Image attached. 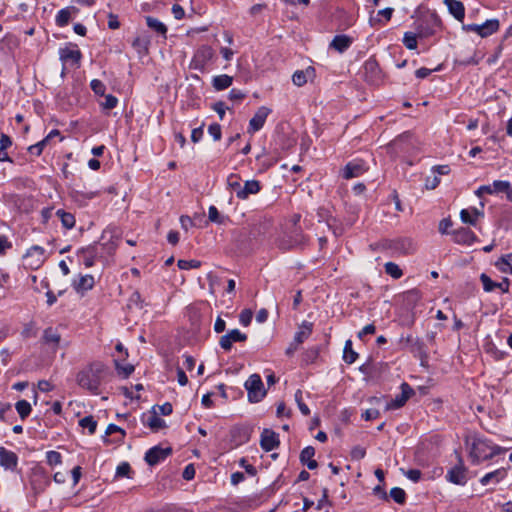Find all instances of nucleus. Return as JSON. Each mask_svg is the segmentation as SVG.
<instances>
[{
  "label": "nucleus",
  "instance_id": "nucleus-1",
  "mask_svg": "<svg viewBox=\"0 0 512 512\" xmlns=\"http://www.w3.org/2000/svg\"><path fill=\"white\" fill-rule=\"evenodd\" d=\"M108 372V367L101 361H93L76 374V383L93 395L101 393V385Z\"/></svg>",
  "mask_w": 512,
  "mask_h": 512
},
{
  "label": "nucleus",
  "instance_id": "nucleus-2",
  "mask_svg": "<svg viewBox=\"0 0 512 512\" xmlns=\"http://www.w3.org/2000/svg\"><path fill=\"white\" fill-rule=\"evenodd\" d=\"M465 443L473 464H479L506 451L505 448L495 445L492 441L479 435L467 437Z\"/></svg>",
  "mask_w": 512,
  "mask_h": 512
},
{
  "label": "nucleus",
  "instance_id": "nucleus-3",
  "mask_svg": "<svg viewBox=\"0 0 512 512\" xmlns=\"http://www.w3.org/2000/svg\"><path fill=\"white\" fill-rule=\"evenodd\" d=\"M244 386L248 393V400L251 403H257L261 401L266 394L262 379L258 374H252L246 380Z\"/></svg>",
  "mask_w": 512,
  "mask_h": 512
},
{
  "label": "nucleus",
  "instance_id": "nucleus-4",
  "mask_svg": "<svg viewBox=\"0 0 512 512\" xmlns=\"http://www.w3.org/2000/svg\"><path fill=\"white\" fill-rule=\"evenodd\" d=\"M214 50L208 45L200 46L193 55L190 68L203 72L206 65L212 60Z\"/></svg>",
  "mask_w": 512,
  "mask_h": 512
},
{
  "label": "nucleus",
  "instance_id": "nucleus-5",
  "mask_svg": "<svg viewBox=\"0 0 512 512\" xmlns=\"http://www.w3.org/2000/svg\"><path fill=\"white\" fill-rule=\"evenodd\" d=\"M466 31L475 32L481 37H488L499 29V21L497 19L486 20L482 24H467L464 26Z\"/></svg>",
  "mask_w": 512,
  "mask_h": 512
},
{
  "label": "nucleus",
  "instance_id": "nucleus-6",
  "mask_svg": "<svg viewBox=\"0 0 512 512\" xmlns=\"http://www.w3.org/2000/svg\"><path fill=\"white\" fill-rule=\"evenodd\" d=\"M368 170L366 162L362 159H354L349 161L342 169V177L344 179H352L363 175Z\"/></svg>",
  "mask_w": 512,
  "mask_h": 512
},
{
  "label": "nucleus",
  "instance_id": "nucleus-7",
  "mask_svg": "<svg viewBox=\"0 0 512 512\" xmlns=\"http://www.w3.org/2000/svg\"><path fill=\"white\" fill-rule=\"evenodd\" d=\"M445 478L455 485L464 486L467 483V468L461 458H459L457 465L448 470Z\"/></svg>",
  "mask_w": 512,
  "mask_h": 512
},
{
  "label": "nucleus",
  "instance_id": "nucleus-8",
  "mask_svg": "<svg viewBox=\"0 0 512 512\" xmlns=\"http://www.w3.org/2000/svg\"><path fill=\"white\" fill-rule=\"evenodd\" d=\"M271 110L265 106L258 108L254 116L250 119L247 132L254 134L259 131L265 124L268 115Z\"/></svg>",
  "mask_w": 512,
  "mask_h": 512
},
{
  "label": "nucleus",
  "instance_id": "nucleus-9",
  "mask_svg": "<svg viewBox=\"0 0 512 512\" xmlns=\"http://www.w3.org/2000/svg\"><path fill=\"white\" fill-rule=\"evenodd\" d=\"M414 394V390L408 383L401 384V393L396 395L394 399H392L386 405L387 410L399 409L405 405L407 400Z\"/></svg>",
  "mask_w": 512,
  "mask_h": 512
},
{
  "label": "nucleus",
  "instance_id": "nucleus-10",
  "mask_svg": "<svg viewBox=\"0 0 512 512\" xmlns=\"http://www.w3.org/2000/svg\"><path fill=\"white\" fill-rule=\"evenodd\" d=\"M247 340V335L242 333L238 329L230 330L227 334L221 336L219 345L225 350L229 351L232 348L234 342H245Z\"/></svg>",
  "mask_w": 512,
  "mask_h": 512
},
{
  "label": "nucleus",
  "instance_id": "nucleus-11",
  "mask_svg": "<svg viewBox=\"0 0 512 512\" xmlns=\"http://www.w3.org/2000/svg\"><path fill=\"white\" fill-rule=\"evenodd\" d=\"M509 181L495 180L492 184L482 185L476 191L475 194L478 197H482L484 194H499L505 193L509 189Z\"/></svg>",
  "mask_w": 512,
  "mask_h": 512
},
{
  "label": "nucleus",
  "instance_id": "nucleus-12",
  "mask_svg": "<svg viewBox=\"0 0 512 512\" xmlns=\"http://www.w3.org/2000/svg\"><path fill=\"white\" fill-rule=\"evenodd\" d=\"M171 448H162L160 446H154L145 453V461L150 466H155L161 461L165 460L171 453Z\"/></svg>",
  "mask_w": 512,
  "mask_h": 512
},
{
  "label": "nucleus",
  "instance_id": "nucleus-13",
  "mask_svg": "<svg viewBox=\"0 0 512 512\" xmlns=\"http://www.w3.org/2000/svg\"><path fill=\"white\" fill-rule=\"evenodd\" d=\"M279 444V435L276 432L267 428L262 431L260 446L264 451L270 452L278 448Z\"/></svg>",
  "mask_w": 512,
  "mask_h": 512
},
{
  "label": "nucleus",
  "instance_id": "nucleus-14",
  "mask_svg": "<svg viewBox=\"0 0 512 512\" xmlns=\"http://www.w3.org/2000/svg\"><path fill=\"white\" fill-rule=\"evenodd\" d=\"M480 281L485 292H492L496 288L500 289L503 293L509 291L510 283L507 278L503 279L501 282H495L487 274L482 273L480 275Z\"/></svg>",
  "mask_w": 512,
  "mask_h": 512
},
{
  "label": "nucleus",
  "instance_id": "nucleus-15",
  "mask_svg": "<svg viewBox=\"0 0 512 512\" xmlns=\"http://www.w3.org/2000/svg\"><path fill=\"white\" fill-rule=\"evenodd\" d=\"M0 466L5 470L15 471L18 466V456L15 452L0 447Z\"/></svg>",
  "mask_w": 512,
  "mask_h": 512
},
{
  "label": "nucleus",
  "instance_id": "nucleus-16",
  "mask_svg": "<svg viewBox=\"0 0 512 512\" xmlns=\"http://www.w3.org/2000/svg\"><path fill=\"white\" fill-rule=\"evenodd\" d=\"M59 56L63 63L78 66L82 55L77 48L64 47L59 50Z\"/></svg>",
  "mask_w": 512,
  "mask_h": 512
},
{
  "label": "nucleus",
  "instance_id": "nucleus-17",
  "mask_svg": "<svg viewBox=\"0 0 512 512\" xmlns=\"http://www.w3.org/2000/svg\"><path fill=\"white\" fill-rule=\"evenodd\" d=\"M453 240L457 244L471 246L477 241V236L469 228L461 227L453 232Z\"/></svg>",
  "mask_w": 512,
  "mask_h": 512
},
{
  "label": "nucleus",
  "instance_id": "nucleus-18",
  "mask_svg": "<svg viewBox=\"0 0 512 512\" xmlns=\"http://www.w3.org/2000/svg\"><path fill=\"white\" fill-rule=\"evenodd\" d=\"M261 190V184L258 180H247L244 186L237 191V198L241 200L247 199L250 195H255Z\"/></svg>",
  "mask_w": 512,
  "mask_h": 512
},
{
  "label": "nucleus",
  "instance_id": "nucleus-19",
  "mask_svg": "<svg viewBox=\"0 0 512 512\" xmlns=\"http://www.w3.org/2000/svg\"><path fill=\"white\" fill-rule=\"evenodd\" d=\"M484 213L477 208L462 209L460 211V219L463 223L476 226L479 218H482Z\"/></svg>",
  "mask_w": 512,
  "mask_h": 512
},
{
  "label": "nucleus",
  "instance_id": "nucleus-20",
  "mask_svg": "<svg viewBox=\"0 0 512 512\" xmlns=\"http://www.w3.org/2000/svg\"><path fill=\"white\" fill-rule=\"evenodd\" d=\"M443 3L448 8V11L458 21H462L465 16V7L459 0H443Z\"/></svg>",
  "mask_w": 512,
  "mask_h": 512
},
{
  "label": "nucleus",
  "instance_id": "nucleus-21",
  "mask_svg": "<svg viewBox=\"0 0 512 512\" xmlns=\"http://www.w3.org/2000/svg\"><path fill=\"white\" fill-rule=\"evenodd\" d=\"M315 455V449L312 446L305 447L300 453V461L303 465H306L308 469L314 470L317 468L318 463L313 459Z\"/></svg>",
  "mask_w": 512,
  "mask_h": 512
},
{
  "label": "nucleus",
  "instance_id": "nucleus-22",
  "mask_svg": "<svg viewBox=\"0 0 512 512\" xmlns=\"http://www.w3.org/2000/svg\"><path fill=\"white\" fill-rule=\"evenodd\" d=\"M313 330V324L308 321H303L302 324L299 327V330L294 335V343L296 345H300L303 343L306 339L309 338Z\"/></svg>",
  "mask_w": 512,
  "mask_h": 512
},
{
  "label": "nucleus",
  "instance_id": "nucleus-23",
  "mask_svg": "<svg viewBox=\"0 0 512 512\" xmlns=\"http://www.w3.org/2000/svg\"><path fill=\"white\" fill-rule=\"evenodd\" d=\"M352 44V38L347 35H336L332 42L330 43V47L335 49L336 51L343 53L346 51Z\"/></svg>",
  "mask_w": 512,
  "mask_h": 512
},
{
  "label": "nucleus",
  "instance_id": "nucleus-24",
  "mask_svg": "<svg viewBox=\"0 0 512 512\" xmlns=\"http://www.w3.org/2000/svg\"><path fill=\"white\" fill-rule=\"evenodd\" d=\"M507 475V472L504 468L496 469L492 472H489L485 474L481 479L480 483L483 486L488 485L489 483L493 482L495 484L499 483L501 480H503Z\"/></svg>",
  "mask_w": 512,
  "mask_h": 512
},
{
  "label": "nucleus",
  "instance_id": "nucleus-25",
  "mask_svg": "<svg viewBox=\"0 0 512 512\" xmlns=\"http://www.w3.org/2000/svg\"><path fill=\"white\" fill-rule=\"evenodd\" d=\"M95 281L92 275H82L78 281H74L73 287L77 292L84 293L94 287Z\"/></svg>",
  "mask_w": 512,
  "mask_h": 512
},
{
  "label": "nucleus",
  "instance_id": "nucleus-26",
  "mask_svg": "<svg viewBox=\"0 0 512 512\" xmlns=\"http://www.w3.org/2000/svg\"><path fill=\"white\" fill-rule=\"evenodd\" d=\"M42 339L45 344L51 345L55 349L60 343L61 336L57 330L52 327H48L44 330Z\"/></svg>",
  "mask_w": 512,
  "mask_h": 512
},
{
  "label": "nucleus",
  "instance_id": "nucleus-27",
  "mask_svg": "<svg viewBox=\"0 0 512 512\" xmlns=\"http://www.w3.org/2000/svg\"><path fill=\"white\" fill-rule=\"evenodd\" d=\"M399 345L402 349L410 348L411 351H415L421 349L422 343L419 338H415L411 334H408L400 337Z\"/></svg>",
  "mask_w": 512,
  "mask_h": 512
},
{
  "label": "nucleus",
  "instance_id": "nucleus-28",
  "mask_svg": "<svg viewBox=\"0 0 512 512\" xmlns=\"http://www.w3.org/2000/svg\"><path fill=\"white\" fill-rule=\"evenodd\" d=\"M75 11H76L75 7H66V8L59 10L56 15V18H55V22H56L57 26H59V27L66 26L72 17V13Z\"/></svg>",
  "mask_w": 512,
  "mask_h": 512
},
{
  "label": "nucleus",
  "instance_id": "nucleus-29",
  "mask_svg": "<svg viewBox=\"0 0 512 512\" xmlns=\"http://www.w3.org/2000/svg\"><path fill=\"white\" fill-rule=\"evenodd\" d=\"M233 78L227 74L215 76L212 80V86L215 90L221 91L232 85Z\"/></svg>",
  "mask_w": 512,
  "mask_h": 512
},
{
  "label": "nucleus",
  "instance_id": "nucleus-30",
  "mask_svg": "<svg viewBox=\"0 0 512 512\" xmlns=\"http://www.w3.org/2000/svg\"><path fill=\"white\" fill-rule=\"evenodd\" d=\"M146 24L147 26L154 30L155 32L159 33L160 35L162 36H166V33H167V27L164 23H162L160 20H158L157 18H154L152 16H147L146 17Z\"/></svg>",
  "mask_w": 512,
  "mask_h": 512
},
{
  "label": "nucleus",
  "instance_id": "nucleus-31",
  "mask_svg": "<svg viewBox=\"0 0 512 512\" xmlns=\"http://www.w3.org/2000/svg\"><path fill=\"white\" fill-rule=\"evenodd\" d=\"M56 215L59 217L64 228L72 229L75 226L76 221L73 214L66 212L63 209H58L56 211Z\"/></svg>",
  "mask_w": 512,
  "mask_h": 512
},
{
  "label": "nucleus",
  "instance_id": "nucleus-32",
  "mask_svg": "<svg viewBox=\"0 0 512 512\" xmlns=\"http://www.w3.org/2000/svg\"><path fill=\"white\" fill-rule=\"evenodd\" d=\"M312 73H313V69H311V68H308L306 71L298 70V71L294 72V74L292 76V81L296 86L301 87L307 83L308 77Z\"/></svg>",
  "mask_w": 512,
  "mask_h": 512
},
{
  "label": "nucleus",
  "instance_id": "nucleus-33",
  "mask_svg": "<svg viewBox=\"0 0 512 512\" xmlns=\"http://www.w3.org/2000/svg\"><path fill=\"white\" fill-rule=\"evenodd\" d=\"M357 358H358V353L353 350L352 341L347 340L344 345L343 360L347 364H353L357 360Z\"/></svg>",
  "mask_w": 512,
  "mask_h": 512
},
{
  "label": "nucleus",
  "instance_id": "nucleus-34",
  "mask_svg": "<svg viewBox=\"0 0 512 512\" xmlns=\"http://www.w3.org/2000/svg\"><path fill=\"white\" fill-rule=\"evenodd\" d=\"M36 257V266L42 264L45 260V249L41 246H32L26 253L27 258Z\"/></svg>",
  "mask_w": 512,
  "mask_h": 512
},
{
  "label": "nucleus",
  "instance_id": "nucleus-35",
  "mask_svg": "<svg viewBox=\"0 0 512 512\" xmlns=\"http://www.w3.org/2000/svg\"><path fill=\"white\" fill-rule=\"evenodd\" d=\"M496 267L502 272L512 274V253L503 255L497 262Z\"/></svg>",
  "mask_w": 512,
  "mask_h": 512
},
{
  "label": "nucleus",
  "instance_id": "nucleus-36",
  "mask_svg": "<svg viewBox=\"0 0 512 512\" xmlns=\"http://www.w3.org/2000/svg\"><path fill=\"white\" fill-rule=\"evenodd\" d=\"M15 408L22 420H25L31 413V405L26 400H19L15 404Z\"/></svg>",
  "mask_w": 512,
  "mask_h": 512
},
{
  "label": "nucleus",
  "instance_id": "nucleus-37",
  "mask_svg": "<svg viewBox=\"0 0 512 512\" xmlns=\"http://www.w3.org/2000/svg\"><path fill=\"white\" fill-rule=\"evenodd\" d=\"M79 425L88 429L90 435L94 434L97 428V421L93 418V416H85L79 420Z\"/></svg>",
  "mask_w": 512,
  "mask_h": 512
},
{
  "label": "nucleus",
  "instance_id": "nucleus-38",
  "mask_svg": "<svg viewBox=\"0 0 512 512\" xmlns=\"http://www.w3.org/2000/svg\"><path fill=\"white\" fill-rule=\"evenodd\" d=\"M147 425L153 430L158 431L164 427H166L165 421L160 418L156 412H154L148 419Z\"/></svg>",
  "mask_w": 512,
  "mask_h": 512
},
{
  "label": "nucleus",
  "instance_id": "nucleus-39",
  "mask_svg": "<svg viewBox=\"0 0 512 512\" xmlns=\"http://www.w3.org/2000/svg\"><path fill=\"white\" fill-rule=\"evenodd\" d=\"M384 268H385V272L394 279H399L403 275V272H402L401 268L399 267V265L394 262H387L384 265Z\"/></svg>",
  "mask_w": 512,
  "mask_h": 512
},
{
  "label": "nucleus",
  "instance_id": "nucleus-40",
  "mask_svg": "<svg viewBox=\"0 0 512 512\" xmlns=\"http://www.w3.org/2000/svg\"><path fill=\"white\" fill-rule=\"evenodd\" d=\"M120 361V359H114L115 368L119 375L127 378L134 372V366L131 364L121 365Z\"/></svg>",
  "mask_w": 512,
  "mask_h": 512
},
{
  "label": "nucleus",
  "instance_id": "nucleus-41",
  "mask_svg": "<svg viewBox=\"0 0 512 512\" xmlns=\"http://www.w3.org/2000/svg\"><path fill=\"white\" fill-rule=\"evenodd\" d=\"M403 44L409 50L417 48V35L413 32H405L403 36Z\"/></svg>",
  "mask_w": 512,
  "mask_h": 512
},
{
  "label": "nucleus",
  "instance_id": "nucleus-42",
  "mask_svg": "<svg viewBox=\"0 0 512 512\" xmlns=\"http://www.w3.org/2000/svg\"><path fill=\"white\" fill-rule=\"evenodd\" d=\"M208 218L211 222L217 224H223L226 219L219 213L218 209L213 205H211L208 209Z\"/></svg>",
  "mask_w": 512,
  "mask_h": 512
},
{
  "label": "nucleus",
  "instance_id": "nucleus-43",
  "mask_svg": "<svg viewBox=\"0 0 512 512\" xmlns=\"http://www.w3.org/2000/svg\"><path fill=\"white\" fill-rule=\"evenodd\" d=\"M46 461L50 466L60 465L62 463V455L54 450L46 452Z\"/></svg>",
  "mask_w": 512,
  "mask_h": 512
},
{
  "label": "nucleus",
  "instance_id": "nucleus-44",
  "mask_svg": "<svg viewBox=\"0 0 512 512\" xmlns=\"http://www.w3.org/2000/svg\"><path fill=\"white\" fill-rule=\"evenodd\" d=\"M179 269L181 270H190V269H197L201 266V262L196 259L192 260H178L177 263Z\"/></svg>",
  "mask_w": 512,
  "mask_h": 512
},
{
  "label": "nucleus",
  "instance_id": "nucleus-45",
  "mask_svg": "<svg viewBox=\"0 0 512 512\" xmlns=\"http://www.w3.org/2000/svg\"><path fill=\"white\" fill-rule=\"evenodd\" d=\"M391 498L398 504H403L406 500V493L402 488L394 487L390 490Z\"/></svg>",
  "mask_w": 512,
  "mask_h": 512
},
{
  "label": "nucleus",
  "instance_id": "nucleus-46",
  "mask_svg": "<svg viewBox=\"0 0 512 512\" xmlns=\"http://www.w3.org/2000/svg\"><path fill=\"white\" fill-rule=\"evenodd\" d=\"M295 401L298 405V408L299 410L301 411V413L305 416H308L310 414V409L309 407L303 402V399H302V396H303V393L301 390H297L295 392Z\"/></svg>",
  "mask_w": 512,
  "mask_h": 512
},
{
  "label": "nucleus",
  "instance_id": "nucleus-47",
  "mask_svg": "<svg viewBox=\"0 0 512 512\" xmlns=\"http://www.w3.org/2000/svg\"><path fill=\"white\" fill-rule=\"evenodd\" d=\"M90 87L96 95H99V96L105 95L106 86L102 81H100L98 79H93L90 83Z\"/></svg>",
  "mask_w": 512,
  "mask_h": 512
},
{
  "label": "nucleus",
  "instance_id": "nucleus-48",
  "mask_svg": "<svg viewBox=\"0 0 512 512\" xmlns=\"http://www.w3.org/2000/svg\"><path fill=\"white\" fill-rule=\"evenodd\" d=\"M47 143H48V138H44L41 141H39L38 143L31 145L28 148V151L35 156H40L44 147L47 145Z\"/></svg>",
  "mask_w": 512,
  "mask_h": 512
},
{
  "label": "nucleus",
  "instance_id": "nucleus-49",
  "mask_svg": "<svg viewBox=\"0 0 512 512\" xmlns=\"http://www.w3.org/2000/svg\"><path fill=\"white\" fill-rule=\"evenodd\" d=\"M131 473V466L127 462H122L117 466L116 469V476L117 477H130Z\"/></svg>",
  "mask_w": 512,
  "mask_h": 512
},
{
  "label": "nucleus",
  "instance_id": "nucleus-50",
  "mask_svg": "<svg viewBox=\"0 0 512 512\" xmlns=\"http://www.w3.org/2000/svg\"><path fill=\"white\" fill-rule=\"evenodd\" d=\"M239 180L240 178L236 174H231L227 179L228 186L235 192L236 195L237 191H239L242 186Z\"/></svg>",
  "mask_w": 512,
  "mask_h": 512
},
{
  "label": "nucleus",
  "instance_id": "nucleus-51",
  "mask_svg": "<svg viewBox=\"0 0 512 512\" xmlns=\"http://www.w3.org/2000/svg\"><path fill=\"white\" fill-rule=\"evenodd\" d=\"M252 317H253L252 311L250 309H244L241 311V313L239 315V322L245 327L249 326L252 321Z\"/></svg>",
  "mask_w": 512,
  "mask_h": 512
},
{
  "label": "nucleus",
  "instance_id": "nucleus-52",
  "mask_svg": "<svg viewBox=\"0 0 512 512\" xmlns=\"http://www.w3.org/2000/svg\"><path fill=\"white\" fill-rule=\"evenodd\" d=\"M208 133L213 137L215 141H218L221 139L222 131L221 126L218 123H213L209 125L208 127Z\"/></svg>",
  "mask_w": 512,
  "mask_h": 512
},
{
  "label": "nucleus",
  "instance_id": "nucleus-53",
  "mask_svg": "<svg viewBox=\"0 0 512 512\" xmlns=\"http://www.w3.org/2000/svg\"><path fill=\"white\" fill-rule=\"evenodd\" d=\"M105 96V101L102 103V106L104 109H113L117 106L118 104V99L111 95V94H108V95H104Z\"/></svg>",
  "mask_w": 512,
  "mask_h": 512
},
{
  "label": "nucleus",
  "instance_id": "nucleus-54",
  "mask_svg": "<svg viewBox=\"0 0 512 512\" xmlns=\"http://www.w3.org/2000/svg\"><path fill=\"white\" fill-rule=\"evenodd\" d=\"M212 109L219 115L220 120L224 119L225 112H226V105L222 101H218L213 104Z\"/></svg>",
  "mask_w": 512,
  "mask_h": 512
},
{
  "label": "nucleus",
  "instance_id": "nucleus-55",
  "mask_svg": "<svg viewBox=\"0 0 512 512\" xmlns=\"http://www.w3.org/2000/svg\"><path fill=\"white\" fill-rule=\"evenodd\" d=\"M365 455H366V450L361 446H355L351 450V457L355 460H361L365 457Z\"/></svg>",
  "mask_w": 512,
  "mask_h": 512
},
{
  "label": "nucleus",
  "instance_id": "nucleus-56",
  "mask_svg": "<svg viewBox=\"0 0 512 512\" xmlns=\"http://www.w3.org/2000/svg\"><path fill=\"white\" fill-rule=\"evenodd\" d=\"M405 476L416 483L421 479V471L418 469H409L405 472Z\"/></svg>",
  "mask_w": 512,
  "mask_h": 512
},
{
  "label": "nucleus",
  "instance_id": "nucleus-57",
  "mask_svg": "<svg viewBox=\"0 0 512 512\" xmlns=\"http://www.w3.org/2000/svg\"><path fill=\"white\" fill-rule=\"evenodd\" d=\"M440 183V179L437 175H434L433 177H427L425 180V187L426 189L432 190L435 189Z\"/></svg>",
  "mask_w": 512,
  "mask_h": 512
},
{
  "label": "nucleus",
  "instance_id": "nucleus-58",
  "mask_svg": "<svg viewBox=\"0 0 512 512\" xmlns=\"http://www.w3.org/2000/svg\"><path fill=\"white\" fill-rule=\"evenodd\" d=\"M380 415V412L377 409H367L363 414L362 418L366 421L374 420L378 418Z\"/></svg>",
  "mask_w": 512,
  "mask_h": 512
},
{
  "label": "nucleus",
  "instance_id": "nucleus-59",
  "mask_svg": "<svg viewBox=\"0 0 512 512\" xmlns=\"http://www.w3.org/2000/svg\"><path fill=\"white\" fill-rule=\"evenodd\" d=\"M195 476V468L193 464H189L184 468V471L182 473V477L185 480H192Z\"/></svg>",
  "mask_w": 512,
  "mask_h": 512
},
{
  "label": "nucleus",
  "instance_id": "nucleus-60",
  "mask_svg": "<svg viewBox=\"0 0 512 512\" xmlns=\"http://www.w3.org/2000/svg\"><path fill=\"white\" fill-rule=\"evenodd\" d=\"M172 13L177 20H181L185 16V11L183 7L179 4H174L172 6Z\"/></svg>",
  "mask_w": 512,
  "mask_h": 512
},
{
  "label": "nucleus",
  "instance_id": "nucleus-61",
  "mask_svg": "<svg viewBox=\"0 0 512 512\" xmlns=\"http://www.w3.org/2000/svg\"><path fill=\"white\" fill-rule=\"evenodd\" d=\"M12 145L11 138L7 135L2 133L0 137V148L1 150H7Z\"/></svg>",
  "mask_w": 512,
  "mask_h": 512
},
{
  "label": "nucleus",
  "instance_id": "nucleus-62",
  "mask_svg": "<svg viewBox=\"0 0 512 512\" xmlns=\"http://www.w3.org/2000/svg\"><path fill=\"white\" fill-rule=\"evenodd\" d=\"M452 226V221L449 218L442 219L439 223V231L442 234H447L448 229Z\"/></svg>",
  "mask_w": 512,
  "mask_h": 512
},
{
  "label": "nucleus",
  "instance_id": "nucleus-63",
  "mask_svg": "<svg viewBox=\"0 0 512 512\" xmlns=\"http://www.w3.org/2000/svg\"><path fill=\"white\" fill-rule=\"evenodd\" d=\"M203 137V126H200L198 128H194L191 133V140L194 143H197L201 140Z\"/></svg>",
  "mask_w": 512,
  "mask_h": 512
},
{
  "label": "nucleus",
  "instance_id": "nucleus-64",
  "mask_svg": "<svg viewBox=\"0 0 512 512\" xmlns=\"http://www.w3.org/2000/svg\"><path fill=\"white\" fill-rule=\"evenodd\" d=\"M180 224H181V227L184 229V230H188L190 227L193 226V221L192 219L187 216V215H182L180 217Z\"/></svg>",
  "mask_w": 512,
  "mask_h": 512
}]
</instances>
